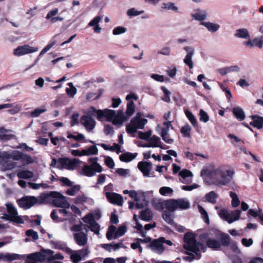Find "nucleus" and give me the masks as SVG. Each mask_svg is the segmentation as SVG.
<instances>
[{
  "mask_svg": "<svg viewBox=\"0 0 263 263\" xmlns=\"http://www.w3.org/2000/svg\"><path fill=\"white\" fill-rule=\"evenodd\" d=\"M135 111V106L133 101L127 102L125 114L122 110L117 111L109 109L101 110L97 109L95 107L90 109L91 114L97 115L99 120L111 122L114 125L119 126L122 125L124 121L131 117Z\"/></svg>",
  "mask_w": 263,
  "mask_h": 263,
  "instance_id": "obj_1",
  "label": "nucleus"
},
{
  "mask_svg": "<svg viewBox=\"0 0 263 263\" xmlns=\"http://www.w3.org/2000/svg\"><path fill=\"white\" fill-rule=\"evenodd\" d=\"M234 171L228 166L222 165L218 167L210 166L201 172V176L205 175L211 182L216 185H226L233 178Z\"/></svg>",
  "mask_w": 263,
  "mask_h": 263,
  "instance_id": "obj_2",
  "label": "nucleus"
},
{
  "mask_svg": "<svg viewBox=\"0 0 263 263\" xmlns=\"http://www.w3.org/2000/svg\"><path fill=\"white\" fill-rule=\"evenodd\" d=\"M184 241L183 247L187 254V256L183 257V259L185 261H192L194 259H199L201 257L200 253L206 251V246L197 242L194 235L192 233H186Z\"/></svg>",
  "mask_w": 263,
  "mask_h": 263,
  "instance_id": "obj_3",
  "label": "nucleus"
},
{
  "mask_svg": "<svg viewBox=\"0 0 263 263\" xmlns=\"http://www.w3.org/2000/svg\"><path fill=\"white\" fill-rule=\"evenodd\" d=\"M98 159L97 157H91L88 159L90 165L85 164L80 172L81 175L87 177H92L97 173H100L102 172V167L100 164L98 163Z\"/></svg>",
  "mask_w": 263,
  "mask_h": 263,
  "instance_id": "obj_4",
  "label": "nucleus"
},
{
  "mask_svg": "<svg viewBox=\"0 0 263 263\" xmlns=\"http://www.w3.org/2000/svg\"><path fill=\"white\" fill-rule=\"evenodd\" d=\"M147 123L146 119L142 118V114L138 112L136 115L132 119L130 123L127 125L126 130L128 134H134L138 129H143L145 125Z\"/></svg>",
  "mask_w": 263,
  "mask_h": 263,
  "instance_id": "obj_5",
  "label": "nucleus"
},
{
  "mask_svg": "<svg viewBox=\"0 0 263 263\" xmlns=\"http://www.w3.org/2000/svg\"><path fill=\"white\" fill-rule=\"evenodd\" d=\"M190 205V202L185 198L170 199L167 200L165 203V208L172 212H174L178 209L186 210L189 208Z\"/></svg>",
  "mask_w": 263,
  "mask_h": 263,
  "instance_id": "obj_6",
  "label": "nucleus"
},
{
  "mask_svg": "<svg viewBox=\"0 0 263 263\" xmlns=\"http://www.w3.org/2000/svg\"><path fill=\"white\" fill-rule=\"evenodd\" d=\"M165 244L171 246L173 243L169 240H166L164 237H161L153 240L148 245V248L154 252L158 254H162L166 249Z\"/></svg>",
  "mask_w": 263,
  "mask_h": 263,
  "instance_id": "obj_7",
  "label": "nucleus"
},
{
  "mask_svg": "<svg viewBox=\"0 0 263 263\" xmlns=\"http://www.w3.org/2000/svg\"><path fill=\"white\" fill-rule=\"evenodd\" d=\"M241 212L239 210L229 211L224 209H220L218 211L219 216L223 220L231 224L240 219Z\"/></svg>",
  "mask_w": 263,
  "mask_h": 263,
  "instance_id": "obj_8",
  "label": "nucleus"
},
{
  "mask_svg": "<svg viewBox=\"0 0 263 263\" xmlns=\"http://www.w3.org/2000/svg\"><path fill=\"white\" fill-rule=\"evenodd\" d=\"M12 160H16V153L15 151L12 154L7 152L0 154V163L5 170H11L14 167L15 163L12 162Z\"/></svg>",
  "mask_w": 263,
  "mask_h": 263,
  "instance_id": "obj_9",
  "label": "nucleus"
},
{
  "mask_svg": "<svg viewBox=\"0 0 263 263\" xmlns=\"http://www.w3.org/2000/svg\"><path fill=\"white\" fill-rule=\"evenodd\" d=\"M200 240L205 243L206 246L213 250H218L220 247V243L213 237L212 233H208L201 234L199 236Z\"/></svg>",
  "mask_w": 263,
  "mask_h": 263,
  "instance_id": "obj_10",
  "label": "nucleus"
},
{
  "mask_svg": "<svg viewBox=\"0 0 263 263\" xmlns=\"http://www.w3.org/2000/svg\"><path fill=\"white\" fill-rule=\"evenodd\" d=\"M51 196L53 198L52 202L55 206L63 208H69L70 207V204L67 201L66 197L60 193L51 192Z\"/></svg>",
  "mask_w": 263,
  "mask_h": 263,
  "instance_id": "obj_11",
  "label": "nucleus"
},
{
  "mask_svg": "<svg viewBox=\"0 0 263 263\" xmlns=\"http://www.w3.org/2000/svg\"><path fill=\"white\" fill-rule=\"evenodd\" d=\"M81 161L77 159H70L67 158L58 159V168H65L69 170H73Z\"/></svg>",
  "mask_w": 263,
  "mask_h": 263,
  "instance_id": "obj_12",
  "label": "nucleus"
},
{
  "mask_svg": "<svg viewBox=\"0 0 263 263\" xmlns=\"http://www.w3.org/2000/svg\"><path fill=\"white\" fill-rule=\"evenodd\" d=\"M66 251L70 254V259L73 263H78L89 253L87 248L79 250H72L70 248H67Z\"/></svg>",
  "mask_w": 263,
  "mask_h": 263,
  "instance_id": "obj_13",
  "label": "nucleus"
},
{
  "mask_svg": "<svg viewBox=\"0 0 263 263\" xmlns=\"http://www.w3.org/2000/svg\"><path fill=\"white\" fill-rule=\"evenodd\" d=\"M93 107H91L88 112V114L86 115H83L81 118V124L85 127L86 129L90 132L92 131L96 126V122L95 120L92 118L90 115L97 116V115H92L90 112V109ZM98 119V118H97Z\"/></svg>",
  "mask_w": 263,
  "mask_h": 263,
  "instance_id": "obj_14",
  "label": "nucleus"
},
{
  "mask_svg": "<svg viewBox=\"0 0 263 263\" xmlns=\"http://www.w3.org/2000/svg\"><path fill=\"white\" fill-rule=\"evenodd\" d=\"M38 199L34 196H26L17 200L18 205L24 209H28L37 204Z\"/></svg>",
  "mask_w": 263,
  "mask_h": 263,
  "instance_id": "obj_15",
  "label": "nucleus"
},
{
  "mask_svg": "<svg viewBox=\"0 0 263 263\" xmlns=\"http://www.w3.org/2000/svg\"><path fill=\"white\" fill-rule=\"evenodd\" d=\"M46 255L44 252H35L29 254L26 260V263L42 262L46 259Z\"/></svg>",
  "mask_w": 263,
  "mask_h": 263,
  "instance_id": "obj_16",
  "label": "nucleus"
},
{
  "mask_svg": "<svg viewBox=\"0 0 263 263\" xmlns=\"http://www.w3.org/2000/svg\"><path fill=\"white\" fill-rule=\"evenodd\" d=\"M6 205L8 214H4L2 218L4 220L16 223V210L11 203H7Z\"/></svg>",
  "mask_w": 263,
  "mask_h": 263,
  "instance_id": "obj_17",
  "label": "nucleus"
},
{
  "mask_svg": "<svg viewBox=\"0 0 263 263\" xmlns=\"http://www.w3.org/2000/svg\"><path fill=\"white\" fill-rule=\"evenodd\" d=\"M17 161L26 166L36 162V158L29 155L17 151Z\"/></svg>",
  "mask_w": 263,
  "mask_h": 263,
  "instance_id": "obj_18",
  "label": "nucleus"
},
{
  "mask_svg": "<svg viewBox=\"0 0 263 263\" xmlns=\"http://www.w3.org/2000/svg\"><path fill=\"white\" fill-rule=\"evenodd\" d=\"M183 49L187 52L186 55L183 59V62L190 69H192L193 68L192 58L195 53V50L193 48L190 46H185Z\"/></svg>",
  "mask_w": 263,
  "mask_h": 263,
  "instance_id": "obj_19",
  "label": "nucleus"
},
{
  "mask_svg": "<svg viewBox=\"0 0 263 263\" xmlns=\"http://www.w3.org/2000/svg\"><path fill=\"white\" fill-rule=\"evenodd\" d=\"M73 238L77 244L79 246H84L87 243V235L83 232L74 233Z\"/></svg>",
  "mask_w": 263,
  "mask_h": 263,
  "instance_id": "obj_20",
  "label": "nucleus"
},
{
  "mask_svg": "<svg viewBox=\"0 0 263 263\" xmlns=\"http://www.w3.org/2000/svg\"><path fill=\"white\" fill-rule=\"evenodd\" d=\"M39 50L37 47H33L28 45L17 46V56H22L27 54L36 52Z\"/></svg>",
  "mask_w": 263,
  "mask_h": 263,
  "instance_id": "obj_21",
  "label": "nucleus"
},
{
  "mask_svg": "<svg viewBox=\"0 0 263 263\" xmlns=\"http://www.w3.org/2000/svg\"><path fill=\"white\" fill-rule=\"evenodd\" d=\"M106 198L109 202L114 204L121 206L123 203V197L120 194L116 193L107 194Z\"/></svg>",
  "mask_w": 263,
  "mask_h": 263,
  "instance_id": "obj_22",
  "label": "nucleus"
},
{
  "mask_svg": "<svg viewBox=\"0 0 263 263\" xmlns=\"http://www.w3.org/2000/svg\"><path fill=\"white\" fill-rule=\"evenodd\" d=\"M179 180L182 183L188 184L192 182L193 174L190 171L183 170L179 172Z\"/></svg>",
  "mask_w": 263,
  "mask_h": 263,
  "instance_id": "obj_23",
  "label": "nucleus"
},
{
  "mask_svg": "<svg viewBox=\"0 0 263 263\" xmlns=\"http://www.w3.org/2000/svg\"><path fill=\"white\" fill-rule=\"evenodd\" d=\"M73 202L78 205H82L85 203L92 204L93 203V200L87 197L84 194L79 195L73 199Z\"/></svg>",
  "mask_w": 263,
  "mask_h": 263,
  "instance_id": "obj_24",
  "label": "nucleus"
},
{
  "mask_svg": "<svg viewBox=\"0 0 263 263\" xmlns=\"http://www.w3.org/2000/svg\"><path fill=\"white\" fill-rule=\"evenodd\" d=\"M143 146L164 148L162 146L160 138L155 135L151 136L148 143L143 145Z\"/></svg>",
  "mask_w": 263,
  "mask_h": 263,
  "instance_id": "obj_25",
  "label": "nucleus"
},
{
  "mask_svg": "<svg viewBox=\"0 0 263 263\" xmlns=\"http://www.w3.org/2000/svg\"><path fill=\"white\" fill-rule=\"evenodd\" d=\"M138 167L145 177H149V171L152 168V164L147 162H140Z\"/></svg>",
  "mask_w": 263,
  "mask_h": 263,
  "instance_id": "obj_26",
  "label": "nucleus"
},
{
  "mask_svg": "<svg viewBox=\"0 0 263 263\" xmlns=\"http://www.w3.org/2000/svg\"><path fill=\"white\" fill-rule=\"evenodd\" d=\"M102 20V17L100 16H97L95 17L88 24V26L93 27V30L96 33H100L102 28L99 26V23Z\"/></svg>",
  "mask_w": 263,
  "mask_h": 263,
  "instance_id": "obj_27",
  "label": "nucleus"
},
{
  "mask_svg": "<svg viewBox=\"0 0 263 263\" xmlns=\"http://www.w3.org/2000/svg\"><path fill=\"white\" fill-rule=\"evenodd\" d=\"M250 118L252 121L250 122V124L254 127L260 129L263 127V117L258 116H251Z\"/></svg>",
  "mask_w": 263,
  "mask_h": 263,
  "instance_id": "obj_28",
  "label": "nucleus"
},
{
  "mask_svg": "<svg viewBox=\"0 0 263 263\" xmlns=\"http://www.w3.org/2000/svg\"><path fill=\"white\" fill-rule=\"evenodd\" d=\"M201 25L204 26L211 33L216 32L220 28L219 24L210 22H201Z\"/></svg>",
  "mask_w": 263,
  "mask_h": 263,
  "instance_id": "obj_29",
  "label": "nucleus"
},
{
  "mask_svg": "<svg viewBox=\"0 0 263 263\" xmlns=\"http://www.w3.org/2000/svg\"><path fill=\"white\" fill-rule=\"evenodd\" d=\"M157 128H160V132L159 134L160 136L167 135V134H168L170 129H174V127L172 125L171 121H170L163 122L162 127H161L158 125Z\"/></svg>",
  "mask_w": 263,
  "mask_h": 263,
  "instance_id": "obj_30",
  "label": "nucleus"
},
{
  "mask_svg": "<svg viewBox=\"0 0 263 263\" xmlns=\"http://www.w3.org/2000/svg\"><path fill=\"white\" fill-rule=\"evenodd\" d=\"M193 18L196 20H198L201 22H204V20L207 16V13L206 11L197 9L195 13L191 14Z\"/></svg>",
  "mask_w": 263,
  "mask_h": 263,
  "instance_id": "obj_31",
  "label": "nucleus"
},
{
  "mask_svg": "<svg viewBox=\"0 0 263 263\" xmlns=\"http://www.w3.org/2000/svg\"><path fill=\"white\" fill-rule=\"evenodd\" d=\"M235 36L238 38L246 40L250 39L249 31L246 28H240L237 29L235 33Z\"/></svg>",
  "mask_w": 263,
  "mask_h": 263,
  "instance_id": "obj_32",
  "label": "nucleus"
},
{
  "mask_svg": "<svg viewBox=\"0 0 263 263\" xmlns=\"http://www.w3.org/2000/svg\"><path fill=\"white\" fill-rule=\"evenodd\" d=\"M232 111L235 117L237 120L239 121H242L245 119L246 116L242 108L239 106H236L233 108Z\"/></svg>",
  "mask_w": 263,
  "mask_h": 263,
  "instance_id": "obj_33",
  "label": "nucleus"
},
{
  "mask_svg": "<svg viewBox=\"0 0 263 263\" xmlns=\"http://www.w3.org/2000/svg\"><path fill=\"white\" fill-rule=\"evenodd\" d=\"M161 9L163 10H172L175 13L179 12V8L174 3H163L161 6Z\"/></svg>",
  "mask_w": 263,
  "mask_h": 263,
  "instance_id": "obj_34",
  "label": "nucleus"
},
{
  "mask_svg": "<svg viewBox=\"0 0 263 263\" xmlns=\"http://www.w3.org/2000/svg\"><path fill=\"white\" fill-rule=\"evenodd\" d=\"M174 215L173 212L171 211H165L162 213V217L163 219L170 224H174Z\"/></svg>",
  "mask_w": 263,
  "mask_h": 263,
  "instance_id": "obj_35",
  "label": "nucleus"
},
{
  "mask_svg": "<svg viewBox=\"0 0 263 263\" xmlns=\"http://www.w3.org/2000/svg\"><path fill=\"white\" fill-rule=\"evenodd\" d=\"M82 153L84 156L96 155L98 153V149L96 145H92L82 149Z\"/></svg>",
  "mask_w": 263,
  "mask_h": 263,
  "instance_id": "obj_36",
  "label": "nucleus"
},
{
  "mask_svg": "<svg viewBox=\"0 0 263 263\" xmlns=\"http://www.w3.org/2000/svg\"><path fill=\"white\" fill-rule=\"evenodd\" d=\"M17 177L20 178L29 179L34 177V174L29 170H21L17 172Z\"/></svg>",
  "mask_w": 263,
  "mask_h": 263,
  "instance_id": "obj_37",
  "label": "nucleus"
},
{
  "mask_svg": "<svg viewBox=\"0 0 263 263\" xmlns=\"http://www.w3.org/2000/svg\"><path fill=\"white\" fill-rule=\"evenodd\" d=\"M66 191V194L69 196H75L81 190V186L79 184L72 185Z\"/></svg>",
  "mask_w": 263,
  "mask_h": 263,
  "instance_id": "obj_38",
  "label": "nucleus"
},
{
  "mask_svg": "<svg viewBox=\"0 0 263 263\" xmlns=\"http://www.w3.org/2000/svg\"><path fill=\"white\" fill-rule=\"evenodd\" d=\"M140 218L145 221L151 220L153 218V214L151 211L149 209L142 211L140 213Z\"/></svg>",
  "mask_w": 263,
  "mask_h": 263,
  "instance_id": "obj_39",
  "label": "nucleus"
},
{
  "mask_svg": "<svg viewBox=\"0 0 263 263\" xmlns=\"http://www.w3.org/2000/svg\"><path fill=\"white\" fill-rule=\"evenodd\" d=\"M136 157V155L128 152L122 154L120 158L122 161L127 162L134 159Z\"/></svg>",
  "mask_w": 263,
  "mask_h": 263,
  "instance_id": "obj_40",
  "label": "nucleus"
},
{
  "mask_svg": "<svg viewBox=\"0 0 263 263\" xmlns=\"http://www.w3.org/2000/svg\"><path fill=\"white\" fill-rule=\"evenodd\" d=\"M159 193L164 196H171L174 192L173 190L168 186H162L159 189Z\"/></svg>",
  "mask_w": 263,
  "mask_h": 263,
  "instance_id": "obj_41",
  "label": "nucleus"
},
{
  "mask_svg": "<svg viewBox=\"0 0 263 263\" xmlns=\"http://www.w3.org/2000/svg\"><path fill=\"white\" fill-rule=\"evenodd\" d=\"M51 198V192L50 193L43 194L40 196L39 199H38L37 204L47 203Z\"/></svg>",
  "mask_w": 263,
  "mask_h": 263,
  "instance_id": "obj_42",
  "label": "nucleus"
},
{
  "mask_svg": "<svg viewBox=\"0 0 263 263\" xmlns=\"http://www.w3.org/2000/svg\"><path fill=\"white\" fill-rule=\"evenodd\" d=\"M198 210L201 214V217L206 224H209L210 220L207 212L201 205L198 206Z\"/></svg>",
  "mask_w": 263,
  "mask_h": 263,
  "instance_id": "obj_43",
  "label": "nucleus"
},
{
  "mask_svg": "<svg viewBox=\"0 0 263 263\" xmlns=\"http://www.w3.org/2000/svg\"><path fill=\"white\" fill-rule=\"evenodd\" d=\"M144 12V10H137L136 8H133L128 9L126 12V14L130 17L137 16L143 14Z\"/></svg>",
  "mask_w": 263,
  "mask_h": 263,
  "instance_id": "obj_44",
  "label": "nucleus"
},
{
  "mask_svg": "<svg viewBox=\"0 0 263 263\" xmlns=\"http://www.w3.org/2000/svg\"><path fill=\"white\" fill-rule=\"evenodd\" d=\"M117 231L116 227L113 225H111L108 229L107 233H106V238L108 240H111L112 238H114V236H115V233Z\"/></svg>",
  "mask_w": 263,
  "mask_h": 263,
  "instance_id": "obj_45",
  "label": "nucleus"
},
{
  "mask_svg": "<svg viewBox=\"0 0 263 263\" xmlns=\"http://www.w3.org/2000/svg\"><path fill=\"white\" fill-rule=\"evenodd\" d=\"M185 114L192 125L194 127H197L198 125V122L193 114L189 110H185Z\"/></svg>",
  "mask_w": 263,
  "mask_h": 263,
  "instance_id": "obj_46",
  "label": "nucleus"
},
{
  "mask_svg": "<svg viewBox=\"0 0 263 263\" xmlns=\"http://www.w3.org/2000/svg\"><path fill=\"white\" fill-rule=\"evenodd\" d=\"M230 196L232 198V206L233 208L237 207L240 204V201L238 199L237 195L233 192L230 193Z\"/></svg>",
  "mask_w": 263,
  "mask_h": 263,
  "instance_id": "obj_47",
  "label": "nucleus"
},
{
  "mask_svg": "<svg viewBox=\"0 0 263 263\" xmlns=\"http://www.w3.org/2000/svg\"><path fill=\"white\" fill-rule=\"evenodd\" d=\"M83 221L88 224V227L93 224L96 221L95 217L92 213H89L82 218Z\"/></svg>",
  "mask_w": 263,
  "mask_h": 263,
  "instance_id": "obj_48",
  "label": "nucleus"
},
{
  "mask_svg": "<svg viewBox=\"0 0 263 263\" xmlns=\"http://www.w3.org/2000/svg\"><path fill=\"white\" fill-rule=\"evenodd\" d=\"M205 198L208 202L215 203L217 198V195L214 191H211L206 195Z\"/></svg>",
  "mask_w": 263,
  "mask_h": 263,
  "instance_id": "obj_49",
  "label": "nucleus"
},
{
  "mask_svg": "<svg viewBox=\"0 0 263 263\" xmlns=\"http://www.w3.org/2000/svg\"><path fill=\"white\" fill-rule=\"evenodd\" d=\"M152 130H148L146 132H139L138 137L148 142L152 136Z\"/></svg>",
  "mask_w": 263,
  "mask_h": 263,
  "instance_id": "obj_50",
  "label": "nucleus"
},
{
  "mask_svg": "<svg viewBox=\"0 0 263 263\" xmlns=\"http://www.w3.org/2000/svg\"><path fill=\"white\" fill-rule=\"evenodd\" d=\"M191 126L189 124H186L181 127L180 129V132L184 137L189 138L191 136Z\"/></svg>",
  "mask_w": 263,
  "mask_h": 263,
  "instance_id": "obj_51",
  "label": "nucleus"
},
{
  "mask_svg": "<svg viewBox=\"0 0 263 263\" xmlns=\"http://www.w3.org/2000/svg\"><path fill=\"white\" fill-rule=\"evenodd\" d=\"M126 227L124 225L119 227L115 233L114 239L122 236L126 232Z\"/></svg>",
  "mask_w": 263,
  "mask_h": 263,
  "instance_id": "obj_52",
  "label": "nucleus"
},
{
  "mask_svg": "<svg viewBox=\"0 0 263 263\" xmlns=\"http://www.w3.org/2000/svg\"><path fill=\"white\" fill-rule=\"evenodd\" d=\"M68 85L70 88H67L66 92L69 96L73 97L77 92V89L74 87L72 83H69Z\"/></svg>",
  "mask_w": 263,
  "mask_h": 263,
  "instance_id": "obj_53",
  "label": "nucleus"
},
{
  "mask_svg": "<svg viewBox=\"0 0 263 263\" xmlns=\"http://www.w3.org/2000/svg\"><path fill=\"white\" fill-rule=\"evenodd\" d=\"M220 240V244L221 243L222 245L224 246H228L231 243L230 237L228 235L226 234H222L221 235Z\"/></svg>",
  "mask_w": 263,
  "mask_h": 263,
  "instance_id": "obj_54",
  "label": "nucleus"
},
{
  "mask_svg": "<svg viewBox=\"0 0 263 263\" xmlns=\"http://www.w3.org/2000/svg\"><path fill=\"white\" fill-rule=\"evenodd\" d=\"M199 120L201 122L206 123L209 120V116L208 114L203 109H200L199 111Z\"/></svg>",
  "mask_w": 263,
  "mask_h": 263,
  "instance_id": "obj_55",
  "label": "nucleus"
},
{
  "mask_svg": "<svg viewBox=\"0 0 263 263\" xmlns=\"http://www.w3.org/2000/svg\"><path fill=\"white\" fill-rule=\"evenodd\" d=\"M88 227L90 229V231L94 232L95 234L97 235L100 234L99 232L100 226L96 221L94 223H93V224H91V225L89 226Z\"/></svg>",
  "mask_w": 263,
  "mask_h": 263,
  "instance_id": "obj_56",
  "label": "nucleus"
},
{
  "mask_svg": "<svg viewBox=\"0 0 263 263\" xmlns=\"http://www.w3.org/2000/svg\"><path fill=\"white\" fill-rule=\"evenodd\" d=\"M67 137L69 139L72 138L77 141L82 140L84 139L85 136L82 134L78 133L76 135L68 133Z\"/></svg>",
  "mask_w": 263,
  "mask_h": 263,
  "instance_id": "obj_57",
  "label": "nucleus"
},
{
  "mask_svg": "<svg viewBox=\"0 0 263 263\" xmlns=\"http://www.w3.org/2000/svg\"><path fill=\"white\" fill-rule=\"evenodd\" d=\"M116 172L119 175L124 177H127L129 176L130 174L129 170L122 168H118Z\"/></svg>",
  "mask_w": 263,
  "mask_h": 263,
  "instance_id": "obj_58",
  "label": "nucleus"
},
{
  "mask_svg": "<svg viewBox=\"0 0 263 263\" xmlns=\"http://www.w3.org/2000/svg\"><path fill=\"white\" fill-rule=\"evenodd\" d=\"M46 109L45 108H37L30 112L31 116L32 117H37L41 114L45 112Z\"/></svg>",
  "mask_w": 263,
  "mask_h": 263,
  "instance_id": "obj_59",
  "label": "nucleus"
},
{
  "mask_svg": "<svg viewBox=\"0 0 263 263\" xmlns=\"http://www.w3.org/2000/svg\"><path fill=\"white\" fill-rule=\"evenodd\" d=\"M126 28L123 26H118L112 30V34L115 35H119L125 33L126 31Z\"/></svg>",
  "mask_w": 263,
  "mask_h": 263,
  "instance_id": "obj_60",
  "label": "nucleus"
},
{
  "mask_svg": "<svg viewBox=\"0 0 263 263\" xmlns=\"http://www.w3.org/2000/svg\"><path fill=\"white\" fill-rule=\"evenodd\" d=\"M26 234L28 237H31L33 240H36L39 238L37 233L32 229L27 230L26 232Z\"/></svg>",
  "mask_w": 263,
  "mask_h": 263,
  "instance_id": "obj_61",
  "label": "nucleus"
},
{
  "mask_svg": "<svg viewBox=\"0 0 263 263\" xmlns=\"http://www.w3.org/2000/svg\"><path fill=\"white\" fill-rule=\"evenodd\" d=\"M59 12V9L58 8H54L50 10L46 15V18L47 20H50L53 18Z\"/></svg>",
  "mask_w": 263,
  "mask_h": 263,
  "instance_id": "obj_62",
  "label": "nucleus"
},
{
  "mask_svg": "<svg viewBox=\"0 0 263 263\" xmlns=\"http://www.w3.org/2000/svg\"><path fill=\"white\" fill-rule=\"evenodd\" d=\"M58 180L60 181L62 183L63 185L67 186H72V182L70 181V180L64 177H61L58 178Z\"/></svg>",
  "mask_w": 263,
  "mask_h": 263,
  "instance_id": "obj_63",
  "label": "nucleus"
},
{
  "mask_svg": "<svg viewBox=\"0 0 263 263\" xmlns=\"http://www.w3.org/2000/svg\"><path fill=\"white\" fill-rule=\"evenodd\" d=\"M253 45L261 49L263 47V37H260L253 40Z\"/></svg>",
  "mask_w": 263,
  "mask_h": 263,
  "instance_id": "obj_64",
  "label": "nucleus"
}]
</instances>
